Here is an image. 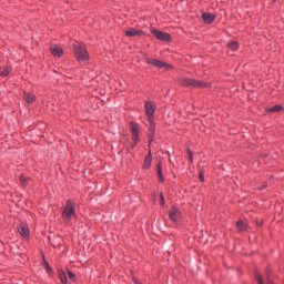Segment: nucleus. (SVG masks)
Here are the masks:
<instances>
[{
	"label": "nucleus",
	"instance_id": "obj_1",
	"mask_svg": "<svg viewBox=\"0 0 284 284\" xmlns=\"http://www.w3.org/2000/svg\"><path fill=\"white\" fill-rule=\"evenodd\" d=\"M62 219L65 223H70L72 219H77V211L74 210V203L72 201H68L67 205L62 211Z\"/></svg>",
	"mask_w": 284,
	"mask_h": 284
},
{
	"label": "nucleus",
	"instance_id": "obj_2",
	"mask_svg": "<svg viewBox=\"0 0 284 284\" xmlns=\"http://www.w3.org/2000/svg\"><path fill=\"white\" fill-rule=\"evenodd\" d=\"M74 57L78 59L80 63H85L90 57L88 55V50L84 45L74 44L73 45Z\"/></svg>",
	"mask_w": 284,
	"mask_h": 284
},
{
	"label": "nucleus",
	"instance_id": "obj_3",
	"mask_svg": "<svg viewBox=\"0 0 284 284\" xmlns=\"http://www.w3.org/2000/svg\"><path fill=\"white\" fill-rule=\"evenodd\" d=\"M146 63L149 65H154V68H160L164 70H170L171 65L165 63L164 61L152 59V58H146L145 59Z\"/></svg>",
	"mask_w": 284,
	"mask_h": 284
},
{
	"label": "nucleus",
	"instance_id": "obj_4",
	"mask_svg": "<svg viewBox=\"0 0 284 284\" xmlns=\"http://www.w3.org/2000/svg\"><path fill=\"white\" fill-rule=\"evenodd\" d=\"M146 63L149 65H154V68H160L164 70H170L171 65L165 63L164 61L152 59V58H146L145 59Z\"/></svg>",
	"mask_w": 284,
	"mask_h": 284
},
{
	"label": "nucleus",
	"instance_id": "obj_5",
	"mask_svg": "<svg viewBox=\"0 0 284 284\" xmlns=\"http://www.w3.org/2000/svg\"><path fill=\"white\" fill-rule=\"evenodd\" d=\"M144 108H145L148 121H152V119H154V113L156 112V105H154V103L148 101V102H145Z\"/></svg>",
	"mask_w": 284,
	"mask_h": 284
},
{
	"label": "nucleus",
	"instance_id": "obj_6",
	"mask_svg": "<svg viewBox=\"0 0 284 284\" xmlns=\"http://www.w3.org/2000/svg\"><path fill=\"white\" fill-rule=\"evenodd\" d=\"M181 210H179L176 206H173L170 211H169V217L170 221H172L173 223H179V221H181Z\"/></svg>",
	"mask_w": 284,
	"mask_h": 284
},
{
	"label": "nucleus",
	"instance_id": "obj_7",
	"mask_svg": "<svg viewBox=\"0 0 284 284\" xmlns=\"http://www.w3.org/2000/svg\"><path fill=\"white\" fill-rule=\"evenodd\" d=\"M130 130H131L132 141H133L132 149H134V146L139 143V125L135 123H131Z\"/></svg>",
	"mask_w": 284,
	"mask_h": 284
},
{
	"label": "nucleus",
	"instance_id": "obj_8",
	"mask_svg": "<svg viewBox=\"0 0 284 284\" xmlns=\"http://www.w3.org/2000/svg\"><path fill=\"white\" fill-rule=\"evenodd\" d=\"M182 85H185L186 88H203L202 82L189 78L182 80Z\"/></svg>",
	"mask_w": 284,
	"mask_h": 284
},
{
	"label": "nucleus",
	"instance_id": "obj_9",
	"mask_svg": "<svg viewBox=\"0 0 284 284\" xmlns=\"http://www.w3.org/2000/svg\"><path fill=\"white\" fill-rule=\"evenodd\" d=\"M18 232L22 239H30V227L26 223H21L18 227Z\"/></svg>",
	"mask_w": 284,
	"mask_h": 284
},
{
	"label": "nucleus",
	"instance_id": "obj_10",
	"mask_svg": "<svg viewBox=\"0 0 284 284\" xmlns=\"http://www.w3.org/2000/svg\"><path fill=\"white\" fill-rule=\"evenodd\" d=\"M152 34H154L156 37V39H159L160 41H169L170 40V33H165L163 31H159L156 29H153Z\"/></svg>",
	"mask_w": 284,
	"mask_h": 284
},
{
	"label": "nucleus",
	"instance_id": "obj_11",
	"mask_svg": "<svg viewBox=\"0 0 284 284\" xmlns=\"http://www.w3.org/2000/svg\"><path fill=\"white\" fill-rule=\"evenodd\" d=\"M125 34H126V37H143V34H145V32H143V30H136L134 28H129L125 30Z\"/></svg>",
	"mask_w": 284,
	"mask_h": 284
},
{
	"label": "nucleus",
	"instance_id": "obj_12",
	"mask_svg": "<svg viewBox=\"0 0 284 284\" xmlns=\"http://www.w3.org/2000/svg\"><path fill=\"white\" fill-rule=\"evenodd\" d=\"M51 50V54H53L54 57H63V49L57 44H53L50 47Z\"/></svg>",
	"mask_w": 284,
	"mask_h": 284
},
{
	"label": "nucleus",
	"instance_id": "obj_13",
	"mask_svg": "<svg viewBox=\"0 0 284 284\" xmlns=\"http://www.w3.org/2000/svg\"><path fill=\"white\" fill-rule=\"evenodd\" d=\"M216 19V16L212 14V13H203L202 14V21H204V23H212L214 20Z\"/></svg>",
	"mask_w": 284,
	"mask_h": 284
},
{
	"label": "nucleus",
	"instance_id": "obj_14",
	"mask_svg": "<svg viewBox=\"0 0 284 284\" xmlns=\"http://www.w3.org/2000/svg\"><path fill=\"white\" fill-rule=\"evenodd\" d=\"M156 172H158V179H159L160 183H163V181H165V179L163 178V165L161 164V162H159L156 165Z\"/></svg>",
	"mask_w": 284,
	"mask_h": 284
},
{
	"label": "nucleus",
	"instance_id": "obj_15",
	"mask_svg": "<svg viewBox=\"0 0 284 284\" xmlns=\"http://www.w3.org/2000/svg\"><path fill=\"white\" fill-rule=\"evenodd\" d=\"M152 165V153H149L144 159L143 168L144 170H150V166Z\"/></svg>",
	"mask_w": 284,
	"mask_h": 284
},
{
	"label": "nucleus",
	"instance_id": "obj_16",
	"mask_svg": "<svg viewBox=\"0 0 284 284\" xmlns=\"http://www.w3.org/2000/svg\"><path fill=\"white\" fill-rule=\"evenodd\" d=\"M23 99L27 103H34V99H37V97H34L33 93L24 92Z\"/></svg>",
	"mask_w": 284,
	"mask_h": 284
},
{
	"label": "nucleus",
	"instance_id": "obj_17",
	"mask_svg": "<svg viewBox=\"0 0 284 284\" xmlns=\"http://www.w3.org/2000/svg\"><path fill=\"white\" fill-rule=\"evenodd\" d=\"M20 185H22V187H26V185H28V183L30 182V178L26 176V175H20Z\"/></svg>",
	"mask_w": 284,
	"mask_h": 284
},
{
	"label": "nucleus",
	"instance_id": "obj_18",
	"mask_svg": "<svg viewBox=\"0 0 284 284\" xmlns=\"http://www.w3.org/2000/svg\"><path fill=\"white\" fill-rule=\"evenodd\" d=\"M236 227L240 232H245V230H247V224H245L243 221H239L236 223Z\"/></svg>",
	"mask_w": 284,
	"mask_h": 284
},
{
	"label": "nucleus",
	"instance_id": "obj_19",
	"mask_svg": "<svg viewBox=\"0 0 284 284\" xmlns=\"http://www.w3.org/2000/svg\"><path fill=\"white\" fill-rule=\"evenodd\" d=\"M11 69L9 67H2L0 68V75L2 77H8V74H10Z\"/></svg>",
	"mask_w": 284,
	"mask_h": 284
},
{
	"label": "nucleus",
	"instance_id": "obj_20",
	"mask_svg": "<svg viewBox=\"0 0 284 284\" xmlns=\"http://www.w3.org/2000/svg\"><path fill=\"white\" fill-rule=\"evenodd\" d=\"M282 110H283V106L276 104L274 106L266 109V112H281Z\"/></svg>",
	"mask_w": 284,
	"mask_h": 284
},
{
	"label": "nucleus",
	"instance_id": "obj_21",
	"mask_svg": "<svg viewBox=\"0 0 284 284\" xmlns=\"http://www.w3.org/2000/svg\"><path fill=\"white\" fill-rule=\"evenodd\" d=\"M59 278H60L61 283H63V284L68 283V275H65V272L60 271Z\"/></svg>",
	"mask_w": 284,
	"mask_h": 284
},
{
	"label": "nucleus",
	"instance_id": "obj_22",
	"mask_svg": "<svg viewBox=\"0 0 284 284\" xmlns=\"http://www.w3.org/2000/svg\"><path fill=\"white\" fill-rule=\"evenodd\" d=\"M229 48H230L231 50H233V52L236 51V50H239V42H236V41H231V42H229Z\"/></svg>",
	"mask_w": 284,
	"mask_h": 284
},
{
	"label": "nucleus",
	"instance_id": "obj_23",
	"mask_svg": "<svg viewBox=\"0 0 284 284\" xmlns=\"http://www.w3.org/2000/svg\"><path fill=\"white\" fill-rule=\"evenodd\" d=\"M149 123H150L149 130H150L151 135H152V134H154V128H155L154 118H151V121H149Z\"/></svg>",
	"mask_w": 284,
	"mask_h": 284
},
{
	"label": "nucleus",
	"instance_id": "obj_24",
	"mask_svg": "<svg viewBox=\"0 0 284 284\" xmlns=\"http://www.w3.org/2000/svg\"><path fill=\"white\" fill-rule=\"evenodd\" d=\"M255 278L257 281V284H265V283H263V277L261 276V274L256 273Z\"/></svg>",
	"mask_w": 284,
	"mask_h": 284
},
{
	"label": "nucleus",
	"instance_id": "obj_25",
	"mask_svg": "<svg viewBox=\"0 0 284 284\" xmlns=\"http://www.w3.org/2000/svg\"><path fill=\"white\" fill-rule=\"evenodd\" d=\"M187 156H189V161L190 163H192L194 161V155L192 154V150H187Z\"/></svg>",
	"mask_w": 284,
	"mask_h": 284
},
{
	"label": "nucleus",
	"instance_id": "obj_26",
	"mask_svg": "<svg viewBox=\"0 0 284 284\" xmlns=\"http://www.w3.org/2000/svg\"><path fill=\"white\" fill-rule=\"evenodd\" d=\"M160 205H165V197L163 196V193L160 194Z\"/></svg>",
	"mask_w": 284,
	"mask_h": 284
},
{
	"label": "nucleus",
	"instance_id": "obj_27",
	"mask_svg": "<svg viewBox=\"0 0 284 284\" xmlns=\"http://www.w3.org/2000/svg\"><path fill=\"white\" fill-rule=\"evenodd\" d=\"M68 276L71 281H74V273L68 271Z\"/></svg>",
	"mask_w": 284,
	"mask_h": 284
},
{
	"label": "nucleus",
	"instance_id": "obj_28",
	"mask_svg": "<svg viewBox=\"0 0 284 284\" xmlns=\"http://www.w3.org/2000/svg\"><path fill=\"white\" fill-rule=\"evenodd\" d=\"M44 267H45L47 272H50V271H51L50 264H48V262H44Z\"/></svg>",
	"mask_w": 284,
	"mask_h": 284
},
{
	"label": "nucleus",
	"instance_id": "obj_29",
	"mask_svg": "<svg viewBox=\"0 0 284 284\" xmlns=\"http://www.w3.org/2000/svg\"><path fill=\"white\" fill-rule=\"evenodd\" d=\"M200 181H205V178L203 176V172L200 173Z\"/></svg>",
	"mask_w": 284,
	"mask_h": 284
},
{
	"label": "nucleus",
	"instance_id": "obj_30",
	"mask_svg": "<svg viewBox=\"0 0 284 284\" xmlns=\"http://www.w3.org/2000/svg\"><path fill=\"white\" fill-rule=\"evenodd\" d=\"M256 224L257 225H263V221H260V222L257 221Z\"/></svg>",
	"mask_w": 284,
	"mask_h": 284
},
{
	"label": "nucleus",
	"instance_id": "obj_31",
	"mask_svg": "<svg viewBox=\"0 0 284 284\" xmlns=\"http://www.w3.org/2000/svg\"><path fill=\"white\" fill-rule=\"evenodd\" d=\"M135 284H141V283H139V282H135Z\"/></svg>",
	"mask_w": 284,
	"mask_h": 284
},
{
	"label": "nucleus",
	"instance_id": "obj_32",
	"mask_svg": "<svg viewBox=\"0 0 284 284\" xmlns=\"http://www.w3.org/2000/svg\"><path fill=\"white\" fill-rule=\"evenodd\" d=\"M273 1H276V0H273Z\"/></svg>",
	"mask_w": 284,
	"mask_h": 284
}]
</instances>
